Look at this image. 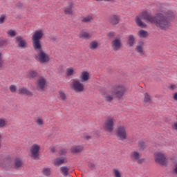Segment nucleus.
<instances>
[{
  "label": "nucleus",
  "mask_w": 177,
  "mask_h": 177,
  "mask_svg": "<svg viewBox=\"0 0 177 177\" xmlns=\"http://www.w3.org/2000/svg\"><path fill=\"white\" fill-rule=\"evenodd\" d=\"M169 17L171 15L165 13V12H158L155 17L149 14L147 11H143L141 12L140 16L136 17V22L138 27H141V28H145L146 27V24L142 21V19L143 20H147L149 23H153L158 28H160L161 30H167L168 27H169Z\"/></svg>",
  "instance_id": "nucleus-1"
},
{
  "label": "nucleus",
  "mask_w": 177,
  "mask_h": 177,
  "mask_svg": "<svg viewBox=\"0 0 177 177\" xmlns=\"http://www.w3.org/2000/svg\"><path fill=\"white\" fill-rule=\"evenodd\" d=\"M44 37V30H36L32 36V41L33 48L37 52V55L35 56V60L41 63V64H46L50 62V55L44 50L42 44H41V39Z\"/></svg>",
  "instance_id": "nucleus-2"
},
{
  "label": "nucleus",
  "mask_w": 177,
  "mask_h": 177,
  "mask_svg": "<svg viewBox=\"0 0 177 177\" xmlns=\"http://www.w3.org/2000/svg\"><path fill=\"white\" fill-rule=\"evenodd\" d=\"M127 92V87L124 84H116L111 90L107 91L104 94V97L106 102H112L114 99V95L118 99H121Z\"/></svg>",
  "instance_id": "nucleus-3"
},
{
  "label": "nucleus",
  "mask_w": 177,
  "mask_h": 177,
  "mask_svg": "<svg viewBox=\"0 0 177 177\" xmlns=\"http://www.w3.org/2000/svg\"><path fill=\"white\" fill-rule=\"evenodd\" d=\"M115 125V118L113 116H109L104 122L103 128L106 132H113Z\"/></svg>",
  "instance_id": "nucleus-4"
},
{
  "label": "nucleus",
  "mask_w": 177,
  "mask_h": 177,
  "mask_svg": "<svg viewBox=\"0 0 177 177\" xmlns=\"http://www.w3.org/2000/svg\"><path fill=\"white\" fill-rule=\"evenodd\" d=\"M155 162L160 165L167 167L168 165V159L167 156L162 152H156L154 154Z\"/></svg>",
  "instance_id": "nucleus-5"
},
{
  "label": "nucleus",
  "mask_w": 177,
  "mask_h": 177,
  "mask_svg": "<svg viewBox=\"0 0 177 177\" xmlns=\"http://www.w3.org/2000/svg\"><path fill=\"white\" fill-rule=\"evenodd\" d=\"M39 150H41V145L38 144H33L30 147V157L34 160L39 158Z\"/></svg>",
  "instance_id": "nucleus-6"
},
{
  "label": "nucleus",
  "mask_w": 177,
  "mask_h": 177,
  "mask_svg": "<svg viewBox=\"0 0 177 177\" xmlns=\"http://www.w3.org/2000/svg\"><path fill=\"white\" fill-rule=\"evenodd\" d=\"M72 89H73V91L77 93L84 92V84L81 83V82H80L78 80L74 79L72 82Z\"/></svg>",
  "instance_id": "nucleus-7"
},
{
  "label": "nucleus",
  "mask_w": 177,
  "mask_h": 177,
  "mask_svg": "<svg viewBox=\"0 0 177 177\" xmlns=\"http://www.w3.org/2000/svg\"><path fill=\"white\" fill-rule=\"evenodd\" d=\"M116 136L120 140H125L127 139V129H125V127L120 126L117 128Z\"/></svg>",
  "instance_id": "nucleus-8"
},
{
  "label": "nucleus",
  "mask_w": 177,
  "mask_h": 177,
  "mask_svg": "<svg viewBox=\"0 0 177 177\" xmlns=\"http://www.w3.org/2000/svg\"><path fill=\"white\" fill-rule=\"evenodd\" d=\"M140 157H142V155L136 151H132L130 154V158L133 161H136L138 164H142L145 161V159L140 158Z\"/></svg>",
  "instance_id": "nucleus-9"
},
{
  "label": "nucleus",
  "mask_w": 177,
  "mask_h": 177,
  "mask_svg": "<svg viewBox=\"0 0 177 177\" xmlns=\"http://www.w3.org/2000/svg\"><path fill=\"white\" fill-rule=\"evenodd\" d=\"M45 88H46V80L39 77L36 82V88L37 91H44Z\"/></svg>",
  "instance_id": "nucleus-10"
},
{
  "label": "nucleus",
  "mask_w": 177,
  "mask_h": 177,
  "mask_svg": "<svg viewBox=\"0 0 177 177\" xmlns=\"http://www.w3.org/2000/svg\"><path fill=\"white\" fill-rule=\"evenodd\" d=\"M122 46L121 39L120 37L115 38L111 42L112 49L115 51L120 50Z\"/></svg>",
  "instance_id": "nucleus-11"
},
{
  "label": "nucleus",
  "mask_w": 177,
  "mask_h": 177,
  "mask_svg": "<svg viewBox=\"0 0 177 177\" xmlns=\"http://www.w3.org/2000/svg\"><path fill=\"white\" fill-rule=\"evenodd\" d=\"M109 21L113 26H117L121 21V16L118 15H112L109 17Z\"/></svg>",
  "instance_id": "nucleus-12"
},
{
  "label": "nucleus",
  "mask_w": 177,
  "mask_h": 177,
  "mask_svg": "<svg viewBox=\"0 0 177 177\" xmlns=\"http://www.w3.org/2000/svg\"><path fill=\"white\" fill-rule=\"evenodd\" d=\"M15 42L17 44L19 48H26L27 46V41L21 37V36H17L15 38Z\"/></svg>",
  "instance_id": "nucleus-13"
},
{
  "label": "nucleus",
  "mask_w": 177,
  "mask_h": 177,
  "mask_svg": "<svg viewBox=\"0 0 177 177\" xmlns=\"http://www.w3.org/2000/svg\"><path fill=\"white\" fill-rule=\"evenodd\" d=\"M170 162L171 165V168L174 169V174L177 175V156H172L170 158Z\"/></svg>",
  "instance_id": "nucleus-14"
},
{
  "label": "nucleus",
  "mask_w": 177,
  "mask_h": 177,
  "mask_svg": "<svg viewBox=\"0 0 177 177\" xmlns=\"http://www.w3.org/2000/svg\"><path fill=\"white\" fill-rule=\"evenodd\" d=\"M80 81L81 82H88L89 79L91 78V75L88 73V71H83L80 75Z\"/></svg>",
  "instance_id": "nucleus-15"
},
{
  "label": "nucleus",
  "mask_w": 177,
  "mask_h": 177,
  "mask_svg": "<svg viewBox=\"0 0 177 177\" xmlns=\"http://www.w3.org/2000/svg\"><path fill=\"white\" fill-rule=\"evenodd\" d=\"M64 162H67V159H66V158H57L53 161V164L55 167H59V165L64 164Z\"/></svg>",
  "instance_id": "nucleus-16"
},
{
  "label": "nucleus",
  "mask_w": 177,
  "mask_h": 177,
  "mask_svg": "<svg viewBox=\"0 0 177 177\" xmlns=\"http://www.w3.org/2000/svg\"><path fill=\"white\" fill-rule=\"evenodd\" d=\"M19 95H27V96H32V93L28 91L26 87H22L17 91Z\"/></svg>",
  "instance_id": "nucleus-17"
},
{
  "label": "nucleus",
  "mask_w": 177,
  "mask_h": 177,
  "mask_svg": "<svg viewBox=\"0 0 177 177\" xmlns=\"http://www.w3.org/2000/svg\"><path fill=\"white\" fill-rule=\"evenodd\" d=\"M144 47L145 43H143V41H139L136 46V50L140 55H145V50H143Z\"/></svg>",
  "instance_id": "nucleus-18"
},
{
  "label": "nucleus",
  "mask_w": 177,
  "mask_h": 177,
  "mask_svg": "<svg viewBox=\"0 0 177 177\" xmlns=\"http://www.w3.org/2000/svg\"><path fill=\"white\" fill-rule=\"evenodd\" d=\"M84 150V147L82 145H75L71 147V153H81Z\"/></svg>",
  "instance_id": "nucleus-19"
},
{
  "label": "nucleus",
  "mask_w": 177,
  "mask_h": 177,
  "mask_svg": "<svg viewBox=\"0 0 177 177\" xmlns=\"http://www.w3.org/2000/svg\"><path fill=\"white\" fill-rule=\"evenodd\" d=\"M112 174L113 177H124V174L120 169H113L112 170Z\"/></svg>",
  "instance_id": "nucleus-20"
},
{
  "label": "nucleus",
  "mask_w": 177,
  "mask_h": 177,
  "mask_svg": "<svg viewBox=\"0 0 177 177\" xmlns=\"http://www.w3.org/2000/svg\"><path fill=\"white\" fill-rule=\"evenodd\" d=\"M93 20V15L90 14L86 17H83L82 19V23H91Z\"/></svg>",
  "instance_id": "nucleus-21"
},
{
  "label": "nucleus",
  "mask_w": 177,
  "mask_h": 177,
  "mask_svg": "<svg viewBox=\"0 0 177 177\" xmlns=\"http://www.w3.org/2000/svg\"><path fill=\"white\" fill-rule=\"evenodd\" d=\"M66 15H73V3H69L68 6L64 8Z\"/></svg>",
  "instance_id": "nucleus-22"
},
{
  "label": "nucleus",
  "mask_w": 177,
  "mask_h": 177,
  "mask_svg": "<svg viewBox=\"0 0 177 177\" xmlns=\"http://www.w3.org/2000/svg\"><path fill=\"white\" fill-rule=\"evenodd\" d=\"M138 35L140 37V38H147V37L149 36V33L145 30H140L138 31Z\"/></svg>",
  "instance_id": "nucleus-23"
},
{
  "label": "nucleus",
  "mask_w": 177,
  "mask_h": 177,
  "mask_svg": "<svg viewBox=\"0 0 177 177\" xmlns=\"http://www.w3.org/2000/svg\"><path fill=\"white\" fill-rule=\"evenodd\" d=\"M61 174L64 175V176H68V171H70V168L63 166L60 167Z\"/></svg>",
  "instance_id": "nucleus-24"
},
{
  "label": "nucleus",
  "mask_w": 177,
  "mask_h": 177,
  "mask_svg": "<svg viewBox=\"0 0 177 177\" xmlns=\"http://www.w3.org/2000/svg\"><path fill=\"white\" fill-rule=\"evenodd\" d=\"M99 46V43L97 41H93L89 44V48L91 50H95Z\"/></svg>",
  "instance_id": "nucleus-25"
},
{
  "label": "nucleus",
  "mask_w": 177,
  "mask_h": 177,
  "mask_svg": "<svg viewBox=\"0 0 177 177\" xmlns=\"http://www.w3.org/2000/svg\"><path fill=\"white\" fill-rule=\"evenodd\" d=\"M67 77H71L75 74V71H74V68L73 67H69L66 69V73Z\"/></svg>",
  "instance_id": "nucleus-26"
},
{
  "label": "nucleus",
  "mask_w": 177,
  "mask_h": 177,
  "mask_svg": "<svg viewBox=\"0 0 177 177\" xmlns=\"http://www.w3.org/2000/svg\"><path fill=\"white\" fill-rule=\"evenodd\" d=\"M79 37L83 39H88V38H91V35L86 32H81L79 35Z\"/></svg>",
  "instance_id": "nucleus-27"
},
{
  "label": "nucleus",
  "mask_w": 177,
  "mask_h": 177,
  "mask_svg": "<svg viewBox=\"0 0 177 177\" xmlns=\"http://www.w3.org/2000/svg\"><path fill=\"white\" fill-rule=\"evenodd\" d=\"M128 44L129 46H132L133 45H135V36H133V35H129Z\"/></svg>",
  "instance_id": "nucleus-28"
},
{
  "label": "nucleus",
  "mask_w": 177,
  "mask_h": 177,
  "mask_svg": "<svg viewBox=\"0 0 177 177\" xmlns=\"http://www.w3.org/2000/svg\"><path fill=\"white\" fill-rule=\"evenodd\" d=\"M38 76V72L36 71H29L28 73V78H35V77Z\"/></svg>",
  "instance_id": "nucleus-29"
},
{
  "label": "nucleus",
  "mask_w": 177,
  "mask_h": 177,
  "mask_svg": "<svg viewBox=\"0 0 177 177\" xmlns=\"http://www.w3.org/2000/svg\"><path fill=\"white\" fill-rule=\"evenodd\" d=\"M144 102L145 103H151V96L149 93H145L144 94Z\"/></svg>",
  "instance_id": "nucleus-30"
},
{
  "label": "nucleus",
  "mask_w": 177,
  "mask_h": 177,
  "mask_svg": "<svg viewBox=\"0 0 177 177\" xmlns=\"http://www.w3.org/2000/svg\"><path fill=\"white\" fill-rule=\"evenodd\" d=\"M58 93V97L59 99H62V100H66V99H67V95H66V93H64V91H59Z\"/></svg>",
  "instance_id": "nucleus-31"
},
{
  "label": "nucleus",
  "mask_w": 177,
  "mask_h": 177,
  "mask_svg": "<svg viewBox=\"0 0 177 177\" xmlns=\"http://www.w3.org/2000/svg\"><path fill=\"white\" fill-rule=\"evenodd\" d=\"M6 119L0 118V128H5L6 127Z\"/></svg>",
  "instance_id": "nucleus-32"
},
{
  "label": "nucleus",
  "mask_w": 177,
  "mask_h": 177,
  "mask_svg": "<svg viewBox=\"0 0 177 177\" xmlns=\"http://www.w3.org/2000/svg\"><path fill=\"white\" fill-rule=\"evenodd\" d=\"M22 165H23V163L21 162V160L20 159L17 158L15 160V165L16 168H20V167H21Z\"/></svg>",
  "instance_id": "nucleus-33"
},
{
  "label": "nucleus",
  "mask_w": 177,
  "mask_h": 177,
  "mask_svg": "<svg viewBox=\"0 0 177 177\" xmlns=\"http://www.w3.org/2000/svg\"><path fill=\"white\" fill-rule=\"evenodd\" d=\"M7 35H8V37H11L12 38H13V37H16V31L13 30H9L7 32Z\"/></svg>",
  "instance_id": "nucleus-34"
},
{
  "label": "nucleus",
  "mask_w": 177,
  "mask_h": 177,
  "mask_svg": "<svg viewBox=\"0 0 177 177\" xmlns=\"http://www.w3.org/2000/svg\"><path fill=\"white\" fill-rule=\"evenodd\" d=\"M43 174H44V175H46V176H49V175H50V169L44 168L43 169Z\"/></svg>",
  "instance_id": "nucleus-35"
},
{
  "label": "nucleus",
  "mask_w": 177,
  "mask_h": 177,
  "mask_svg": "<svg viewBox=\"0 0 177 177\" xmlns=\"http://www.w3.org/2000/svg\"><path fill=\"white\" fill-rule=\"evenodd\" d=\"M10 91L12 93H15V92L17 91V87L15 85L12 84L11 86H10Z\"/></svg>",
  "instance_id": "nucleus-36"
},
{
  "label": "nucleus",
  "mask_w": 177,
  "mask_h": 177,
  "mask_svg": "<svg viewBox=\"0 0 177 177\" xmlns=\"http://www.w3.org/2000/svg\"><path fill=\"white\" fill-rule=\"evenodd\" d=\"M139 147L141 149H145L146 147V145L145 144V141L141 140L138 142Z\"/></svg>",
  "instance_id": "nucleus-37"
},
{
  "label": "nucleus",
  "mask_w": 177,
  "mask_h": 177,
  "mask_svg": "<svg viewBox=\"0 0 177 177\" xmlns=\"http://www.w3.org/2000/svg\"><path fill=\"white\" fill-rule=\"evenodd\" d=\"M5 19H6V15H2L0 17V24H3V23L5 22Z\"/></svg>",
  "instance_id": "nucleus-38"
},
{
  "label": "nucleus",
  "mask_w": 177,
  "mask_h": 177,
  "mask_svg": "<svg viewBox=\"0 0 177 177\" xmlns=\"http://www.w3.org/2000/svg\"><path fill=\"white\" fill-rule=\"evenodd\" d=\"M36 124H37V125H44V120L41 118H38L37 120H36Z\"/></svg>",
  "instance_id": "nucleus-39"
},
{
  "label": "nucleus",
  "mask_w": 177,
  "mask_h": 177,
  "mask_svg": "<svg viewBox=\"0 0 177 177\" xmlns=\"http://www.w3.org/2000/svg\"><path fill=\"white\" fill-rule=\"evenodd\" d=\"M167 88L168 89H170V91H175V89L177 88V86L175 84H170Z\"/></svg>",
  "instance_id": "nucleus-40"
},
{
  "label": "nucleus",
  "mask_w": 177,
  "mask_h": 177,
  "mask_svg": "<svg viewBox=\"0 0 177 177\" xmlns=\"http://www.w3.org/2000/svg\"><path fill=\"white\" fill-rule=\"evenodd\" d=\"M3 66H4L3 59H0V70H2V68H3Z\"/></svg>",
  "instance_id": "nucleus-41"
},
{
  "label": "nucleus",
  "mask_w": 177,
  "mask_h": 177,
  "mask_svg": "<svg viewBox=\"0 0 177 177\" xmlns=\"http://www.w3.org/2000/svg\"><path fill=\"white\" fill-rule=\"evenodd\" d=\"M9 164H6V163H5V164H1V165H0V167H3V168H5L6 169H8V168H6V167H9Z\"/></svg>",
  "instance_id": "nucleus-42"
},
{
  "label": "nucleus",
  "mask_w": 177,
  "mask_h": 177,
  "mask_svg": "<svg viewBox=\"0 0 177 177\" xmlns=\"http://www.w3.org/2000/svg\"><path fill=\"white\" fill-rule=\"evenodd\" d=\"M172 129L177 131V122H175V123L172 125Z\"/></svg>",
  "instance_id": "nucleus-43"
},
{
  "label": "nucleus",
  "mask_w": 177,
  "mask_h": 177,
  "mask_svg": "<svg viewBox=\"0 0 177 177\" xmlns=\"http://www.w3.org/2000/svg\"><path fill=\"white\" fill-rule=\"evenodd\" d=\"M115 35V33L114 32H110L109 33V37H114Z\"/></svg>",
  "instance_id": "nucleus-44"
},
{
  "label": "nucleus",
  "mask_w": 177,
  "mask_h": 177,
  "mask_svg": "<svg viewBox=\"0 0 177 177\" xmlns=\"http://www.w3.org/2000/svg\"><path fill=\"white\" fill-rule=\"evenodd\" d=\"M67 153V151L66 149H62L60 152V154H66Z\"/></svg>",
  "instance_id": "nucleus-45"
},
{
  "label": "nucleus",
  "mask_w": 177,
  "mask_h": 177,
  "mask_svg": "<svg viewBox=\"0 0 177 177\" xmlns=\"http://www.w3.org/2000/svg\"><path fill=\"white\" fill-rule=\"evenodd\" d=\"M3 54H2V52L0 51V60H3Z\"/></svg>",
  "instance_id": "nucleus-46"
},
{
  "label": "nucleus",
  "mask_w": 177,
  "mask_h": 177,
  "mask_svg": "<svg viewBox=\"0 0 177 177\" xmlns=\"http://www.w3.org/2000/svg\"><path fill=\"white\" fill-rule=\"evenodd\" d=\"M3 45H5V41H0V48H1V46H3Z\"/></svg>",
  "instance_id": "nucleus-47"
},
{
  "label": "nucleus",
  "mask_w": 177,
  "mask_h": 177,
  "mask_svg": "<svg viewBox=\"0 0 177 177\" xmlns=\"http://www.w3.org/2000/svg\"><path fill=\"white\" fill-rule=\"evenodd\" d=\"M174 100H177V93H174Z\"/></svg>",
  "instance_id": "nucleus-48"
},
{
  "label": "nucleus",
  "mask_w": 177,
  "mask_h": 177,
  "mask_svg": "<svg viewBox=\"0 0 177 177\" xmlns=\"http://www.w3.org/2000/svg\"><path fill=\"white\" fill-rule=\"evenodd\" d=\"M85 139H86V140H89V139H91V136H86L85 137Z\"/></svg>",
  "instance_id": "nucleus-49"
},
{
  "label": "nucleus",
  "mask_w": 177,
  "mask_h": 177,
  "mask_svg": "<svg viewBox=\"0 0 177 177\" xmlns=\"http://www.w3.org/2000/svg\"><path fill=\"white\" fill-rule=\"evenodd\" d=\"M1 139H2V136L0 134V149H1Z\"/></svg>",
  "instance_id": "nucleus-50"
},
{
  "label": "nucleus",
  "mask_w": 177,
  "mask_h": 177,
  "mask_svg": "<svg viewBox=\"0 0 177 177\" xmlns=\"http://www.w3.org/2000/svg\"><path fill=\"white\" fill-rule=\"evenodd\" d=\"M51 151H55V150H54V149H51Z\"/></svg>",
  "instance_id": "nucleus-51"
}]
</instances>
